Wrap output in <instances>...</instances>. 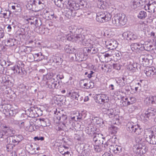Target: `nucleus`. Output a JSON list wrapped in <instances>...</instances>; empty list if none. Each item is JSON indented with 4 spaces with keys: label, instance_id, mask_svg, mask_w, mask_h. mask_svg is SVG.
Masks as SVG:
<instances>
[{
    "label": "nucleus",
    "instance_id": "nucleus-36",
    "mask_svg": "<svg viewBox=\"0 0 156 156\" xmlns=\"http://www.w3.org/2000/svg\"><path fill=\"white\" fill-rule=\"evenodd\" d=\"M37 2L35 0L31 1L30 3L29 2L28 4L27 5V7H28V6L30 9H32L33 10H34V8H36V6H37Z\"/></svg>",
    "mask_w": 156,
    "mask_h": 156
},
{
    "label": "nucleus",
    "instance_id": "nucleus-42",
    "mask_svg": "<svg viewBox=\"0 0 156 156\" xmlns=\"http://www.w3.org/2000/svg\"><path fill=\"white\" fill-rule=\"evenodd\" d=\"M118 130V128L114 126H111L109 128V131L110 133L112 134H115Z\"/></svg>",
    "mask_w": 156,
    "mask_h": 156
},
{
    "label": "nucleus",
    "instance_id": "nucleus-35",
    "mask_svg": "<svg viewBox=\"0 0 156 156\" xmlns=\"http://www.w3.org/2000/svg\"><path fill=\"white\" fill-rule=\"evenodd\" d=\"M18 65L15 66L11 68V69L13 71H14V73H18L20 74L21 72L20 71V64L18 63Z\"/></svg>",
    "mask_w": 156,
    "mask_h": 156
},
{
    "label": "nucleus",
    "instance_id": "nucleus-8",
    "mask_svg": "<svg viewBox=\"0 0 156 156\" xmlns=\"http://www.w3.org/2000/svg\"><path fill=\"white\" fill-rule=\"evenodd\" d=\"M69 30L70 32L72 33H74L75 34L74 35H71V36H74L75 35L77 34V35H83L84 36L83 39V40H78V41H82V44L83 45H86L87 44V43L86 42H87V40L85 39V36L84 35L82 34H78L79 32V31L80 30H81L80 29H78V30L76 29V28L74 27V26H71L69 27Z\"/></svg>",
    "mask_w": 156,
    "mask_h": 156
},
{
    "label": "nucleus",
    "instance_id": "nucleus-17",
    "mask_svg": "<svg viewBox=\"0 0 156 156\" xmlns=\"http://www.w3.org/2000/svg\"><path fill=\"white\" fill-rule=\"evenodd\" d=\"M156 71L154 67H150L144 70V73L148 76H151L155 74Z\"/></svg>",
    "mask_w": 156,
    "mask_h": 156
},
{
    "label": "nucleus",
    "instance_id": "nucleus-18",
    "mask_svg": "<svg viewBox=\"0 0 156 156\" xmlns=\"http://www.w3.org/2000/svg\"><path fill=\"white\" fill-rule=\"evenodd\" d=\"M104 17L108 18V19H111L112 16L110 14L107 12H100L97 14L96 17H98V19H101V18Z\"/></svg>",
    "mask_w": 156,
    "mask_h": 156
},
{
    "label": "nucleus",
    "instance_id": "nucleus-25",
    "mask_svg": "<svg viewBox=\"0 0 156 156\" xmlns=\"http://www.w3.org/2000/svg\"><path fill=\"white\" fill-rule=\"evenodd\" d=\"M2 77V83L5 86H11L12 85L11 81L8 77Z\"/></svg>",
    "mask_w": 156,
    "mask_h": 156
},
{
    "label": "nucleus",
    "instance_id": "nucleus-19",
    "mask_svg": "<svg viewBox=\"0 0 156 156\" xmlns=\"http://www.w3.org/2000/svg\"><path fill=\"white\" fill-rule=\"evenodd\" d=\"M143 148L138 144L134 145L133 147V150L134 153L137 154H143V151L142 150Z\"/></svg>",
    "mask_w": 156,
    "mask_h": 156
},
{
    "label": "nucleus",
    "instance_id": "nucleus-34",
    "mask_svg": "<svg viewBox=\"0 0 156 156\" xmlns=\"http://www.w3.org/2000/svg\"><path fill=\"white\" fill-rule=\"evenodd\" d=\"M141 5L139 0H134L131 5V7L133 9H136Z\"/></svg>",
    "mask_w": 156,
    "mask_h": 156
},
{
    "label": "nucleus",
    "instance_id": "nucleus-60",
    "mask_svg": "<svg viewBox=\"0 0 156 156\" xmlns=\"http://www.w3.org/2000/svg\"><path fill=\"white\" fill-rule=\"evenodd\" d=\"M137 108V107L135 105H132L129 107L128 109V111L130 112H132Z\"/></svg>",
    "mask_w": 156,
    "mask_h": 156
},
{
    "label": "nucleus",
    "instance_id": "nucleus-51",
    "mask_svg": "<svg viewBox=\"0 0 156 156\" xmlns=\"http://www.w3.org/2000/svg\"><path fill=\"white\" fill-rule=\"evenodd\" d=\"M101 120L100 119V121L98 118L97 117H94L92 118L91 122H93L95 125L96 124L97 125H100L101 124Z\"/></svg>",
    "mask_w": 156,
    "mask_h": 156
},
{
    "label": "nucleus",
    "instance_id": "nucleus-43",
    "mask_svg": "<svg viewBox=\"0 0 156 156\" xmlns=\"http://www.w3.org/2000/svg\"><path fill=\"white\" fill-rule=\"evenodd\" d=\"M75 55L76 58L79 61H82L83 60L84 55L82 53L79 52V53L76 54Z\"/></svg>",
    "mask_w": 156,
    "mask_h": 156
},
{
    "label": "nucleus",
    "instance_id": "nucleus-46",
    "mask_svg": "<svg viewBox=\"0 0 156 156\" xmlns=\"http://www.w3.org/2000/svg\"><path fill=\"white\" fill-rule=\"evenodd\" d=\"M54 62L58 65H59L62 63V59L61 57L56 55L55 57Z\"/></svg>",
    "mask_w": 156,
    "mask_h": 156
},
{
    "label": "nucleus",
    "instance_id": "nucleus-57",
    "mask_svg": "<svg viewBox=\"0 0 156 156\" xmlns=\"http://www.w3.org/2000/svg\"><path fill=\"white\" fill-rule=\"evenodd\" d=\"M41 125L43 127H45L48 126L47 123L46 119H45L44 118L40 119H39Z\"/></svg>",
    "mask_w": 156,
    "mask_h": 156
},
{
    "label": "nucleus",
    "instance_id": "nucleus-50",
    "mask_svg": "<svg viewBox=\"0 0 156 156\" xmlns=\"http://www.w3.org/2000/svg\"><path fill=\"white\" fill-rule=\"evenodd\" d=\"M116 83L118 84L119 87H121L124 86L125 85V83L124 81H123L120 78H118L116 79Z\"/></svg>",
    "mask_w": 156,
    "mask_h": 156
},
{
    "label": "nucleus",
    "instance_id": "nucleus-26",
    "mask_svg": "<svg viewBox=\"0 0 156 156\" xmlns=\"http://www.w3.org/2000/svg\"><path fill=\"white\" fill-rule=\"evenodd\" d=\"M16 41V40L15 39L9 38L7 40H5V45L7 46H12L15 45Z\"/></svg>",
    "mask_w": 156,
    "mask_h": 156
},
{
    "label": "nucleus",
    "instance_id": "nucleus-39",
    "mask_svg": "<svg viewBox=\"0 0 156 156\" xmlns=\"http://www.w3.org/2000/svg\"><path fill=\"white\" fill-rule=\"evenodd\" d=\"M106 113L109 118H112L115 116V113L114 112L113 109H109L108 110L105 111Z\"/></svg>",
    "mask_w": 156,
    "mask_h": 156
},
{
    "label": "nucleus",
    "instance_id": "nucleus-20",
    "mask_svg": "<svg viewBox=\"0 0 156 156\" xmlns=\"http://www.w3.org/2000/svg\"><path fill=\"white\" fill-rule=\"evenodd\" d=\"M57 119L60 121L61 122H62L63 123L64 121H66V120L68 119L67 115H66V113L65 114L60 113L59 112L57 115Z\"/></svg>",
    "mask_w": 156,
    "mask_h": 156
},
{
    "label": "nucleus",
    "instance_id": "nucleus-9",
    "mask_svg": "<svg viewBox=\"0 0 156 156\" xmlns=\"http://www.w3.org/2000/svg\"><path fill=\"white\" fill-rule=\"evenodd\" d=\"M108 100V97L105 94H98L96 97V102L100 104H103L104 102Z\"/></svg>",
    "mask_w": 156,
    "mask_h": 156
},
{
    "label": "nucleus",
    "instance_id": "nucleus-23",
    "mask_svg": "<svg viewBox=\"0 0 156 156\" xmlns=\"http://www.w3.org/2000/svg\"><path fill=\"white\" fill-rule=\"evenodd\" d=\"M55 5L59 7L63 6L67 4V0H52Z\"/></svg>",
    "mask_w": 156,
    "mask_h": 156
},
{
    "label": "nucleus",
    "instance_id": "nucleus-44",
    "mask_svg": "<svg viewBox=\"0 0 156 156\" xmlns=\"http://www.w3.org/2000/svg\"><path fill=\"white\" fill-rule=\"evenodd\" d=\"M90 48L91 54H95L98 52V48L94 45H93L92 46L90 47Z\"/></svg>",
    "mask_w": 156,
    "mask_h": 156
},
{
    "label": "nucleus",
    "instance_id": "nucleus-29",
    "mask_svg": "<svg viewBox=\"0 0 156 156\" xmlns=\"http://www.w3.org/2000/svg\"><path fill=\"white\" fill-rule=\"evenodd\" d=\"M95 128L93 126H89L86 128V131L89 135H90L92 134L94 135V133H96L95 132Z\"/></svg>",
    "mask_w": 156,
    "mask_h": 156
},
{
    "label": "nucleus",
    "instance_id": "nucleus-48",
    "mask_svg": "<svg viewBox=\"0 0 156 156\" xmlns=\"http://www.w3.org/2000/svg\"><path fill=\"white\" fill-rule=\"evenodd\" d=\"M122 148L121 146H116L114 148L113 150V151L115 153L117 154L121 152Z\"/></svg>",
    "mask_w": 156,
    "mask_h": 156
},
{
    "label": "nucleus",
    "instance_id": "nucleus-28",
    "mask_svg": "<svg viewBox=\"0 0 156 156\" xmlns=\"http://www.w3.org/2000/svg\"><path fill=\"white\" fill-rule=\"evenodd\" d=\"M33 55L34 59L37 61H41L44 59V55L41 52L35 54Z\"/></svg>",
    "mask_w": 156,
    "mask_h": 156
},
{
    "label": "nucleus",
    "instance_id": "nucleus-41",
    "mask_svg": "<svg viewBox=\"0 0 156 156\" xmlns=\"http://www.w3.org/2000/svg\"><path fill=\"white\" fill-rule=\"evenodd\" d=\"M103 105L102 107V110L103 112H105V110H106L109 109L110 107V104L108 102V101H106L103 104Z\"/></svg>",
    "mask_w": 156,
    "mask_h": 156
},
{
    "label": "nucleus",
    "instance_id": "nucleus-56",
    "mask_svg": "<svg viewBox=\"0 0 156 156\" xmlns=\"http://www.w3.org/2000/svg\"><path fill=\"white\" fill-rule=\"evenodd\" d=\"M8 144L6 146V150L8 151H11L13 149V147H15L12 144L7 143Z\"/></svg>",
    "mask_w": 156,
    "mask_h": 156
},
{
    "label": "nucleus",
    "instance_id": "nucleus-24",
    "mask_svg": "<svg viewBox=\"0 0 156 156\" xmlns=\"http://www.w3.org/2000/svg\"><path fill=\"white\" fill-rule=\"evenodd\" d=\"M45 19L47 20L51 19L54 17V14L53 12L45 10L44 12Z\"/></svg>",
    "mask_w": 156,
    "mask_h": 156
},
{
    "label": "nucleus",
    "instance_id": "nucleus-37",
    "mask_svg": "<svg viewBox=\"0 0 156 156\" xmlns=\"http://www.w3.org/2000/svg\"><path fill=\"white\" fill-rule=\"evenodd\" d=\"M93 140L95 143L103 136V135L101 133H96L93 135Z\"/></svg>",
    "mask_w": 156,
    "mask_h": 156
},
{
    "label": "nucleus",
    "instance_id": "nucleus-61",
    "mask_svg": "<svg viewBox=\"0 0 156 156\" xmlns=\"http://www.w3.org/2000/svg\"><path fill=\"white\" fill-rule=\"evenodd\" d=\"M105 139L104 137H103V136L100 138V140H99L98 141H97V142L95 143L96 144L98 145H99L101 146V145L103 144V140Z\"/></svg>",
    "mask_w": 156,
    "mask_h": 156
},
{
    "label": "nucleus",
    "instance_id": "nucleus-3",
    "mask_svg": "<svg viewBox=\"0 0 156 156\" xmlns=\"http://www.w3.org/2000/svg\"><path fill=\"white\" fill-rule=\"evenodd\" d=\"M126 129L129 133H135L136 135L140 134L143 129L138 125H135L133 122H128L126 125Z\"/></svg>",
    "mask_w": 156,
    "mask_h": 156
},
{
    "label": "nucleus",
    "instance_id": "nucleus-14",
    "mask_svg": "<svg viewBox=\"0 0 156 156\" xmlns=\"http://www.w3.org/2000/svg\"><path fill=\"white\" fill-rule=\"evenodd\" d=\"M122 36L128 40H133L137 38V37L136 35L129 32H124L122 34Z\"/></svg>",
    "mask_w": 156,
    "mask_h": 156
},
{
    "label": "nucleus",
    "instance_id": "nucleus-1",
    "mask_svg": "<svg viewBox=\"0 0 156 156\" xmlns=\"http://www.w3.org/2000/svg\"><path fill=\"white\" fill-rule=\"evenodd\" d=\"M127 21L126 15L123 13H119L115 15L112 19L113 24L118 27H122L124 25Z\"/></svg>",
    "mask_w": 156,
    "mask_h": 156
},
{
    "label": "nucleus",
    "instance_id": "nucleus-40",
    "mask_svg": "<svg viewBox=\"0 0 156 156\" xmlns=\"http://www.w3.org/2000/svg\"><path fill=\"white\" fill-rule=\"evenodd\" d=\"M27 114H29V116L30 117H35L36 116V112L34 110L31 109H28L27 111Z\"/></svg>",
    "mask_w": 156,
    "mask_h": 156
},
{
    "label": "nucleus",
    "instance_id": "nucleus-47",
    "mask_svg": "<svg viewBox=\"0 0 156 156\" xmlns=\"http://www.w3.org/2000/svg\"><path fill=\"white\" fill-rule=\"evenodd\" d=\"M136 101V99L135 98L133 97H129V100L127 101V102L126 104L125 103V105H128L134 103Z\"/></svg>",
    "mask_w": 156,
    "mask_h": 156
},
{
    "label": "nucleus",
    "instance_id": "nucleus-53",
    "mask_svg": "<svg viewBox=\"0 0 156 156\" xmlns=\"http://www.w3.org/2000/svg\"><path fill=\"white\" fill-rule=\"evenodd\" d=\"M73 10L68 9L65 13V16L68 18L70 19L72 16V12Z\"/></svg>",
    "mask_w": 156,
    "mask_h": 156
},
{
    "label": "nucleus",
    "instance_id": "nucleus-16",
    "mask_svg": "<svg viewBox=\"0 0 156 156\" xmlns=\"http://www.w3.org/2000/svg\"><path fill=\"white\" fill-rule=\"evenodd\" d=\"M5 128L3 130L6 137H12L13 135V131L9 127L6 126H4Z\"/></svg>",
    "mask_w": 156,
    "mask_h": 156
},
{
    "label": "nucleus",
    "instance_id": "nucleus-27",
    "mask_svg": "<svg viewBox=\"0 0 156 156\" xmlns=\"http://www.w3.org/2000/svg\"><path fill=\"white\" fill-rule=\"evenodd\" d=\"M56 74L55 73L53 72H50L47 73L44 76V77L46 79L49 80H55V77Z\"/></svg>",
    "mask_w": 156,
    "mask_h": 156
},
{
    "label": "nucleus",
    "instance_id": "nucleus-10",
    "mask_svg": "<svg viewBox=\"0 0 156 156\" xmlns=\"http://www.w3.org/2000/svg\"><path fill=\"white\" fill-rule=\"evenodd\" d=\"M67 96L70 97L72 99L77 100L78 101H81L83 99V97L80 96L79 92L78 91H72L71 92H69Z\"/></svg>",
    "mask_w": 156,
    "mask_h": 156
},
{
    "label": "nucleus",
    "instance_id": "nucleus-7",
    "mask_svg": "<svg viewBox=\"0 0 156 156\" xmlns=\"http://www.w3.org/2000/svg\"><path fill=\"white\" fill-rule=\"evenodd\" d=\"M26 20L27 24L30 23L31 25L34 24L36 27L41 26L42 24L40 19L34 16L27 18L26 19Z\"/></svg>",
    "mask_w": 156,
    "mask_h": 156
},
{
    "label": "nucleus",
    "instance_id": "nucleus-32",
    "mask_svg": "<svg viewBox=\"0 0 156 156\" xmlns=\"http://www.w3.org/2000/svg\"><path fill=\"white\" fill-rule=\"evenodd\" d=\"M6 142L7 143L12 144L14 146L19 143L18 142H16V140L13 136L7 137Z\"/></svg>",
    "mask_w": 156,
    "mask_h": 156
},
{
    "label": "nucleus",
    "instance_id": "nucleus-6",
    "mask_svg": "<svg viewBox=\"0 0 156 156\" xmlns=\"http://www.w3.org/2000/svg\"><path fill=\"white\" fill-rule=\"evenodd\" d=\"M60 83H61V81L49 80L46 82V87L51 90L59 89L61 87V85L60 84Z\"/></svg>",
    "mask_w": 156,
    "mask_h": 156
},
{
    "label": "nucleus",
    "instance_id": "nucleus-31",
    "mask_svg": "<svg viewBox=\"0 0 156 156\" xmlns=\"http://www.w3.org/2000/svg\"><path fill=\"white\" fill-rule=\"evenodd\" d=\"M16 113V111L15 109H7L6 110L5 114L6 116L10 117L15 116Z\"/></svg>",
    "mask_w": 156,
    "mask_h": 156
},
{
    "label": "nucleus",
    "instance_id": "nucleus-38",
    "mask_svg": "<svg viewBox=\"0 0 156 156\" xmlns=\"http://www.w3.org/2000/svg\"><path fill=\"white\" fill-rule=\"evenodd\" d=\"M147 16V13L146 12L143 10L140 11L138 15V18L140 19H145Z\"/></svg>",
    "mask_w": 156,
    "mask_h": 156
},
{
    "label": "nucleus",
    "instance_id": "nucleus-12",
    "mask_svg": "<svg viewBox=\"0 0 156 156\" xmlns=\"http://www.w3.org/2000/svg\"><path fill=\"white\" fill-rule=\"evenodd\" d=\"M144 8L146 10L151 13L156 12V2H154L151 3H149L144 6Z\"/></svg>",
    "mask_w": 156,
    "mask_h": 156
},
{
    "label": "nucleus",
    "instance_id": "nucleus-45",
    "mask_svg": "<svg viewBox=\"0 0 156 156\" xmlns=\"http://www.w3.org/2000/svg\"><path fill=\"white\" fill-rule=\"evenodd\" d=\"M145 44H142L141 45V51L145 50L146 51H149L153 49V48H151L152 47V45H149L148 46V47H146L145 46Z\"/></svg>",
    "mask_w": 156,
    "mask_h": 156
},
{
    "label": "nucleus",
    "instance_id": "nucleus-11",
    "mask_svg": "<svg viewBox=\"0 0 156 156\" xmlns=\"http://www.w3.org/2000/svg\"><path fill=\"white\" fill-rule=\"evenodd\" d=\"M67 9L73 10H77L80 8L79 5L72 0H68L65 5Z\"/></svg>",
    "mask_w": 156,
    "mask_h": 156
},
{
    "label": "nucleus",
    "instance_id": "nucleus-22",
    "mask_svg": "<svg viewBox=\"0 0 156 156\" xmlns=\"http://www.w3.org/2000/svg\"><path fill=\"white\" fill-rule=\"evenodd\" d=\"M73 123L72 118H68L66 121L63 122L62 124L64 126H65L67 128L71 129Z\"/></svg>",
    "mask_w": 156,
    "mask_h": 156
},
{
    "label": "nucleus",
    "instance_id": "nucleus-21",
    "mask_svg": "<svg viewBox=\"0 0 156 156\" xmlns=\"http://www.w3.org/2000/svg\"><path fill=\"white\" fill-rule=\"evenodd\" d=\"M11 13L9 10H1L0 13L1 17L6 19H9V18Z\"/></svg>",
    "mask_w": 156,
    "mask_h": 156
},
{
    "label": "nucleus",
    "instance_id": "nucleus-13",
    "mask_svg": "<svg viewBox=\"0 0 156 156\" xmlns=\"http://www.w3.org/2000/svg\"><path fill=\"white\" fill-rule=\"evenodd\" d=\"M106 48L110 50L115 49L118 44L117 41L114 39L108 40L106 42Z\"/></svg>",
    "mask_w": 156,
    "mask_h": 156
},
{
    "label": "nucleus",
    "instance_id": "nucleus-64",
    "mask_svg": "<svg viewBox=\"0 0 156 156\" xmlns=\"http://www.w3.org/2000/svg\"><path fill=\"white\" fill-rule=\"evenodd\" d=\"M78 156H89L88 152L87 151H84Z\"/></svg>",
    "mask_w": 156,
    "mask_h": 156
},
{
    "label": "nucleus",
    "instance_id": "nucleus-54",
    "mask_svg": "<svg viewBox=\"0 0 156 156\" xmlns=\"http://www.w3.org/2000/svg\"><path fill=\"white\" fill-rule=\"evenodd\" d=\"M94 150L96 152H100L103 150L101 148V146L99 145H96L94 146Z\"/></svg>",
    "mask_w": 156,
    "mask_h": 156
},
{
    "label": "nucleus",
    "instance_id": "nucleus-2",
    "mask_svg": "<svg viewBox=\"0 0 156 156\" xmlns=\"http://www.w3.org/2000/svg\"><path fill=\"white\" fill-rule=\"evenodd\" d=\"M84 36L81 35H77L76 34L74 36H71V34H68L67 35L65 36H62L61 35H59L57 36L56 39L58 41L63 42L67 39L68 41H76L78 40H83Z\"/></svg>",
    "mask_w": 156,
    "mask_h": 156
},
{
    "label": "nucleus",
    "instance_id": "nucleus-15",
    "mask_svg": "<svg viewBox=\"0 0 156 156\" xmlns=\"http://www.w3.org/2000/svg\"><path fill=\"white\" fill-rule=\"evenodd\" d=\"M156 114V109L152 108H149L145 113L144 118H145L146 120H147V119L146 118L149 119L150 117L154 116Z\"/></svg>",
    "mask_w": 156,
    "mask_h": 156
},
{
    "label": "nucleus",
    "instance_id": "nucleus-52",
    "mask_svg": "<svg viewBox=\"0 0 156 156\" xmlns=\"http://www.w3.org/2000/svg\"><path fill=\"white\" fill-rule=\"evenodd\" d=\"M101 19H99L98 17H96V20L100 23H105L111 19H108V18H106L105 17H102Z\"/></svg>",
    "mask_w": 156,
    "mask_h": 156
},
{
    "label": "nucleus",
    "instance_id": "nucleus-5",
    "mask_svg": "<svg viewBox=\"0 0 156 156\" xmlns=\"http://www.w3.org/2000/svg\"><path fill=\"white\" fill-rule=\"evenodd\" d=\"M145 140L147 142L152 144H156V134L150 129H146L144 131Z\"/></svg>",
    "mask_w": 156,
    "mask_h": 156
},
{
    "label": "nucleus",
    "instance_id": "nucleus-49",
    "mask_svg": "<svg viewBox=\"0 0 156 156\" xmlns=\"http://www.w3.org/2000/svg\"><path fill=\"white\" fill-rule=\"evenodd\" d=\"M11 7L12 9L15 11H18L20 10V5L16 3H13V5Z\"/></svg>",
    "mask_w": 156,
    "mask_h": 156
},
{
    "label": "nucleus",
    "instance_id": "nucleus-55",
    "mask_svg": "<svg viewBox=\"0 0 156 156\" xmlns=\"http://www.w3.org/2000/svg\"><path fill=\"white\" fill-rule=\"evenodd\" d=\"M13 137L16 140V142H18L19 143L23 139L22 136L20 135H15L13 136Z\"/></svg>",
    "mask_w": 156,
    "mask_h": 156
},
{
    "label": "nucleus",
    "instance_id": "nucleus-63",
    "mask_svg": "<svg viewBox=\"0 0 156 156\" xmlns=\"http://www.w3.org/2000/svg\"><path fill=\"white\" fill-rule=\"evenodd\" d=\"M147 143V142L145 140V139L144 138H143L142 140L141 141V143H140L139 144H138L140 146H141V147L143 149V147H144V146L146 144V143Z\"/></svg>",
    "mask_w": 156,
    "mask_h": 156
},
{
    "label": "nucleus",
    "instance_id": "nucleus-30",
    "mask_svg": "<svg viewBox=\"0 0 156 156\" xmlns=\"http://www.w3.org/2000/svg\"><path fill=\"white\" fill-rule=\"evenodd\" d=\"M127 69L131 73H134L137 70L136 64H129L127 66Z\"/></svg>",
    "mask_w": 156,
    "mask_h": 156
},
{
    "label": "nucleus",
    "instance_id": "nucleus-62",
    "mask_svg": "<svg viewBox=\"0 0 156 156\" xmlns=\"http://www.w3.org/2000/svg\"><path fill=\"white\" fill-rule=\"evenodd\" d=\"M28 147L29 148V152L31 154H34L35 152V151L34 148H33V146L32 145H28Z\"/></svg>",
    "mask_w": 156,
    "mask_h": 156
},
{
    "label": "nucleus",
    "instance_id": "nucleus-33",
    "mask_svg": "<svg viewBox=\"0 0 156 156\" xmlns=\"http://www.w3.org/2000/svg\"><path fill=\"white\" fill-rule=\"evenodd\" d=\"M141 45L137 43H133L131 45V48L133 51L140 50Z\"/></svg>",
    "mask_w": 156,
    "mask_h": 156
},
{
    "label": "nucleus",
    "instance_id": "nucleus-58",
    "mask_svg": "<svg viewBox=\"0 0 156 156\" xmlns=\"http://www.w3.org/2000/svg\"><path fill=\"white\" fill-rule=\"evenodd\" d=\"M58 151L61 154H64L65 153H64L66 151V149L63 146H60L58 147Z\"/></svg>",
    "mask_w": 156,
    "mask_h": 156
},
{
    "label": "nucleus",
    "instance_id": "nucleus-4",
    "mask_svg": "<svg viewBox=\"0 0 156 156\" xmlns=\"http://www.w3.org/2000/svg\"><path fill=\"white\" fill-rule=\"evenodd\" d=\"M153 58L152 56L151 55L147 54H142L139 58V62L144 66H147L152 63Z\"/></svg>",
    "mask_w": 156,
    "mask_h": 156
},
{
    "label": "nucleus",
    "instance_id": "nucleus-59",
    "mask_svg": "<svg viewBox=\"0 0 156 156\" xmlns=\"http://www.w3.org/2000/svg\"><path fill=\"white\" fill-rule=\"evenodd\" d=\"M5 133L3 130L0 131V139L1 140H3V139H5L6 140L7 137H5Z\"/></svg>",
    "mask_w": 156,
    "mask_h": 156
}]
</instances>
